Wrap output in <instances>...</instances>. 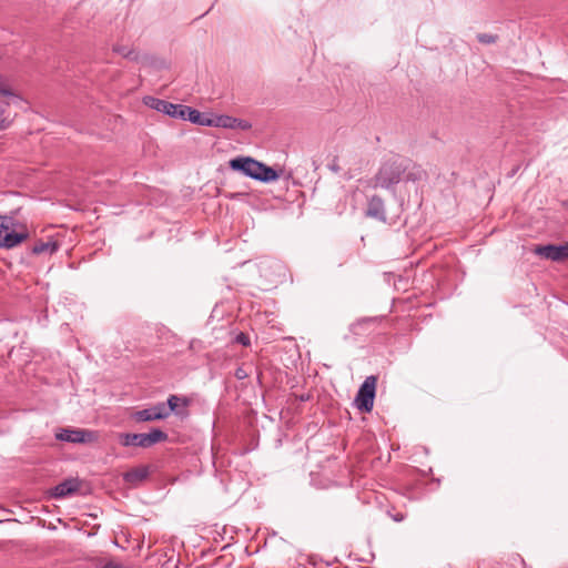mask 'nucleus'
Returning <instances> with one entry per match:
<instances>
[{"instance_id": "nucleus-10", "label": "nucleus", "mask_w": 568, "mask_h": 568, "mask_svg": "<svg viewBox=\"0 0 568 568\" xmlns=\"http://www.w3.org/2000/svg\"><path fill=\"white\" fill-rule=\"evenodd\" d=\"M168 417V412L165 410V403H158L156 405L138 410L134 414V418L138 422H152L164 419Z\"/></svg>"}, {"instance_id": "nucleus-18", "label": "nucleus", "mask_w": 568, "mask_h": 568, "mask_svg": "<svg viewBox=\"0 0 568 568\" xmlns=\"http://www.w3.org/2000/svg\"><path fill=\"white\" fill-rule=\"evenodd\" d=\"M113 50H114V52L121 54L124 58H128V59H131V60L136 59V54H135L134 50L129 49L125 45H115L113 48Z\"/></svg>"}, {"instance_id": "nucleus-22", "label": "nucleus", "mask_w": 568, "mask_h": 568, "mask_svg": "<svg viewBox=\"0 0 568 568\" xmlns=\"http://www.w3.org/2000/svg\"><path fill=\"white\" fill-rule=\"evenodd\" d=\"M328 168H329V170H332L333 172L338 173V172H339V170H341V168H339V165H338V163H337V159H334V160L332 161V163H329V164H328Z\"/></svg>"}, {"instance_id": "nucleus-11", "label": "nucleus", "mask_w": 568, "mask_h": 568, "mask_svg": "<svg viewBox=\"0 0 568 568\" xmlns=\"http://www.w3.org/2000/svg\"><path fill=\"white\" fill-rule=\"evenodd\" d=\"M366 215L382 222H386L384 201L381 196L373 195L367 203Z\"/></svg>"}, {"instance_id": "nucleus-9", "label": "nucleus", "mask_w": 568, "mask_h": 568, "mask_svg": "<svg viewBox=\"0 0 568 568\" xmlns=\"http://www.w3.org/2000/svg\"><path fill=\"white\" fill-rule=\"evenodd\" d=\"M535 253L544 258L559 262L568 258V242L561 245H539Z\"/></svg>"}, {"instance_id": "nucleus-8", "label": "nucleus", "mask_w": 568, "mask_h": 568, "mask_svg": "<svg viewBox=\"0 0 568 568\" xmlns=\"http://www.w3.org/2000/svg\"><path fill=\"white\" fill-rule=\"evenodd\" d=\"M211 128H223V129H240L247 131L252 128V124L242 119H237L226 114H211Z\"/></svg>"}, {"instance_id": "nucleus-5", "label": "nucleus", "mask_w": 568, "mask_h": 568, "mask_svg": "<svg viewBox=\"0 0 568 568\" xmlns=\"http://www.w3.org/2000/svg\"><path fill=\"white\" fill-rule=\"evenodd\" d=\"M377 378L375 376H367L361 385L355 397L356 407L364 413H369L374 406L375 390Z\"/></svg>"}, {"instance_id": "nucleus-14", "label": "nucleus", "mask_w": 568, "mask_h": 568, "mask_svg": "<svg viewBox=\"0 0 568 568\" xmlns=\"http://www.w3.org/2000/svg\"><path fill=\"white\" fill-rule=\"evenodd\" d=\"M149 476V469L146 467H136L126 471L123 476L124 480L131 485H138L142 483Z\"/></svg>"}, {"instance_id": "nucleus-17", "label": "nucleus", "mask_w": 568, "mask_h": 568, "mask_svg": "<svg viewBox=\"0 0 568 568\" xmlns=\"http://www.w3.org/2000/svg\"><path fill=\"white\" fill-rule=\"evenodd\" d=\"M183 403V406H187L189 405V400L186 398H181L176 395H171L169 398H168V402L165 404V410L168 412V417L170 416L171 413H175V414H179L178 412V405H179V402Z\"/></svg>"}, {"instance_id": "nucleus-6", "label": "nucleus", "mask_w": 568, "mask_h": 568, "mask_svg": "<svg viewBox=\"0 0 568 568\" xmlns=\"http://www.w3.org/2000/svg\"><path fill=\"white\" fill-rule=\"evenodd\" d=\"M55 438L72 444H87L94 442L98 436L90 429L65 427L57 430Z\"/></svg>"}, {"instance_id": "nucleus-23", "label": "nucleus", "mask_w": 568, "mask_h": 568, "mask_svg": "<svg viewBox=\"0 0 568 568\" xmlns=\"http://www.w3.org/2000/svg\"><path fill=\"white\" fill-rule=\"evenodd\" d=\"M235 376H236V378H239V379H244V378H246V377H247V374H246V372H245L243 368H241V367H240V368H237V369L235 371Z\"/></svg>"}, {"instance_id": "nucleus-21", "label": "nucleus", "mask_w": 568, "mask_h": 568, "mask_svg": "<svg viewBox=\"0 0 568 568\" xmlns=\"http://www.w3.org/2000/svg\"><path fill=\"white\" fill-rule=\"evenodd\" d=\"M0 94L3 97L12 95L11 90L9 89V87L7 85V83L4 82V80L1 77H0Z\"/></svg>"}, {"instance_id": "nucleus-4", "label": "nucleus", "mask_w": 568, "mask_h": 568, "mask_svg": "<svg viewBox=\"0 0 568 568\" xmlns=\"http://www.w3.org/2000/svg\"><path fill=\"white\" fill-rule=\"evenodd\" d=\"M168 439V434L159 428H153L148 434H131V433H122L119 435V440L121 445L129 447H142L149 448L158 443L165 442Z\"/></svg>"}, {"instance_id": "nucleus-12", "label": "nucleus", "mask_w": 568, "mask_h": 568, "mask_svg": "<svg viewBox=\"0 0 568 568\" xmlns=\"http://www.w3.org/2000/svg\"><path fill=\"white\" fill-rule=\"evenodd\" d=\"M182 120H189L197 125L210 126L211 114L201 113L196 109L184 105Z\"/></svg>"}, {"instance_id": "nucleus-26", "label": "nucleus", "mask_w": 568, "mask_h": 568, "mask_svg": "<svg viewBox=\"0 0 568 568\" xmlns=\"http://www.w3.org/2000/svg\"><path fill=\"white\" fill-rule=\"evenodd\" d=\"M103 568H119V566L115 565V564L110 562V564L104 565Z\"/></svg>"}, {"instance_id": "nucleus-7", "label": "nucleus", "mask_w": 568, "mask_h": 568, "mask_svg": "<svg viewBox=\"0 0 568 568\" xmlns=\"http://www.w3.org/2000/svg\"><path fill=\"white\" fill-rule=\"evenodd\" d=\"M143 102L146 106L161 112L163 114L170 115L174 119L183 118L184 104H174L165 100H161L154 97H145Z\"/></svg>"}, {"instance_id": "nucleus-25", "label": "nucleus", "mask_w": 568, "mask_h": 568, "mask_svg": "<svg viewBox=\"0 0 568 568\" xmlns=\"http://www.w3.org/2000/svg\"><path fill=\"white\" fill-rule=\"evenodd\" d=\"M393 519H394L395 521H397V523H400V521H403V520L405 519V515H404V514H402V513H398V514H396V515H394V516H393Z\"/></svg>"}, {"instance_id": "nucleus-19", "label": "nucleus", "mask_w": 568, "mask_h": 568, "mask_svg": "<svg viewBox=\"0 0 568 568\" xmlns=\"http://www.w3.org/2000/svg\"><path fill=\"white\" fill-rule=\"evenodd\" d=\"M477 40L484 44H491L497 41V36L490 33H479L477 34Z\"/></svg>"}, {"instance_id": "nucleus-20", "label": "nucleus", "mask_w": 568, "mask_h": 568, "mask_svg": "<svg viewBox=\"0 0 568 568\" xmlns=\"http://www.w3.org/2000/svg\"><path fill=\"white\" fill-rule=\"evenodd\" d=\"M235 342L243 346H248L251 344L250 337L245 333L237 334L235 337Z\"/></svg>"}, {"instance_id": "nucleus-24", "label": "nucleus", "mask_w": 568, "mask_h": 568, "mask_svg": "<svg viewBox=\"0 0 568 568\" xmlns=\"http://www.w3.org/2000/svg\"><path fill=\"white\" fill-rule=\"evenodd\" d=\"M10 122L6 119H0V131L6 130L9 126Z\"/></svg>"}, {"instance_id": "nucleus-13", "label": "nucleus", "mask_w": 568, "mask_h": 568, "mask_svg": "<svg viewBox=\"0 0 568 568\" xmlns=\"http://www.w3.org/2000/svg\"><path fill=\"white\" fill-rule=\"evenodd\" d=\"M79 486L80 485L77 479H65L52 489V496L58 499L64 498L74 494L79 489Z\"/></svg>"}, {"instance_id": "nucleus-16", "label": "nucleus", "mask_w": 568, "mask_h": 568, "mask_svg": "<svg viewBox=\"0 0 568 568\" xmlns=\"http://www.w3.org/2000/svg\"><path fill=\"white\" fill-rule=\"evenodd\" d=\"M404 174H405V180L412 181V182L420 181V180L425 179V176H426V172L419 165H415V164H413L412 168L407 166V170L405 171Z\"/></svg>"}, {"instance_id": "nucleus-1", "label": "nucleus", "mask_w": 568, "mask_h": 568, "mask_svg": "<svg viewBox=\"0 0 568 568\" xmlns=\"http://www.w3.org/2000/svg\"><path fill=\"white\" fill-rule=\"evenodd\" d=\"M230 168L234 171L242 172L244 175L251 179L264 183L275 181L278 178L277 172L273 168L267 166L264 163L248 156H239L232 159L230 161Z\"/></svg>"}, {"instance_id": "nucleus-2", "label": "nucleus", "mask_w": 568, "mask_h": 568, "mask_svg": "<svg viewBox=\"0 0 568 568\" xmlns=\"http://www.w3.org/2000/svg\"><path fill=\"white\" fill-rule=\"evenodd\" d=\"M29 236L26 226L14 217L0 215V248H12Z\"/></svg>"}, {"instance_id": "nucleus-15", "label": "nucleus", "mask_w": 568, "mask_h": 568, "mask_svg": "<svg viewBox=\"0 0 568 568\" xmlns=\"http://www.w3.org/2000/svg\"><path fill=\"white\" fill-rule=\"evenodd\" d=\"M59 250V244L55 241H38L34 243V245L31 247L32 254L40 255V254H49L52 255Z\"/></svg>"}, {"instance_id": "nucleus-3", "label": "nucleus", "mask_w": 568, "mask_h": 568, "mask_svg": "<svg viewBox=\"0 0 568 568\" xmlns=\"http://www.w3.org/2000/svg\"><path fill=\"white\" fill-rule=\"evenodd\" d=\"M407 170V164L404 160L396 158L385 162L375 176V185L384 189H389L392 185L397 184L402 175Z\"/></svg>"}, {"instance_id": "nucleus-27", "label": "nucleus", "mask_w": 568, "mask_h": 568, "mask_svg": "<svg viewBox=\"0 0 568 568\" xmlns=\"http://www.w3.org/2000/svg\"><path fill=\"white\" fill-rule=\"evenodd\" d=\"M374 321L373 318H367V320H364V322H372Z\"/></svg>"}]
</instances>
